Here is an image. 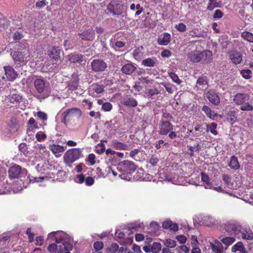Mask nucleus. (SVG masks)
I'll return each mask as SVG.
<instances>
[{"label": "nucleus", "mask_w": 253, "mask_h": 253, "mask_svg": "<svg viewBox=\"0 0 253 253\" xmlns=\"http://www.w3.org/2000/svg\"><path fill=\"white\" fill-rule=\"evenodd\" d=\"M201 51L195 50L187 54L188 59L192 63H199L201 61Z\"/></svg>", "instance_id": "obj_18"}, {"label": "nucleus", "mask_w": 253, "mask_h": 253, "mask_svg": "<svg viewBox=\"0 0 253 253\" xmlns=\"http://www.w3.org/2000/svg\"><path fill=\"white\" fill-rule=\"evenodd\" d=\"M121 103L128 107H135L137 105V101L130 95H125L122 97Z\"/></svg>", "instance_id": "obj_15"}, {"label": "nucleus", "mask_w": 253, "mask_h": 253, "mask_svg": "<svg viewBox=\"0 0 253 253\" xmlns=\"http://www.w3.org/2000/svg\"><path fill=\"white\" fill-rule=\"evenodd\" d=\"M104 247V244L102 242H95L93 244V248L96 251L101 250Z\"/></svg>", "instance_id": "obj_52"}, {"label": "nucleus", "mask_w": 253, "mask_h": 253, "mask_svg": "<svg viewBox=\"0 0 253 253\" xmlns=\"http://www.w3.org/2000/svg\"><path fill=\"white\" fill-rule=\"evenodd\" d=\"M223 16V13L221 10L217 9L215 11L213 15V18L215 19H220Z\"/></svg>", "instance_id": "obj_54"}, {"label": "nucleus", "mask_w": 253, "mask_h": 253, "mask_svg": "<svg viewBox=\"0 0 253 253\" xmlns=\"http://www.w3.org/2000/svg\"><path fill=\"white\" fill-rule=\"evenodd\" d=\"M158 162L159 159L153 156L149 160V163L153 167L157 166Z\"/></svg>", "instance_id": "obj_57"}, {"label": "nucleus", "mask_w": 253, "mask_h": 253, "mask_svg": "<svg viewBox=\"0 0 253 253\" xmlns=\"http://www.w3.org/2000/svg\"><path fill=\"white\" fill-rule=\"evenodd\" d=\"M3 69L7 81H13L17 78V73L10 66H5L3 67Z\"/></svg>", "instance_id": "obj_14"}, {"label": "nucleus", "mask_w": 253, "mask_h": 253, "mask_svg": "<svg viewBox=\"0 0 253 253\" xmlns=\"http://www.w3.org/2000/svg\"><path fill=\"white\" fill-rule=\"evenodd\" d=\"M228 166L232 169L236 170L239 169L240 165L238 162L237 158L235 156H232L230 159V162L228 163Z\"/></svg>", "instance_id": "obj_32"}, {"label": "nucleus", "mask_w": 253, "mask_h": 253, "mask_svg": "<svg viewBox=\"0 0 253 253\" xmlns=\"http://www.w3.org/2000/svg\"><path fill=\"white\" fill-rule=\"evenodd\" d=\"M169 76L172 79V81L179 84L181 83V80L179 79L178 76L174 72H169Z\"/></svg>", "instance_id": "obj_44"}, {"label": "nucleus", "mask_w": 253, "mask_h": 253, "mask_svg": "<svg viewBox=\"0 0 253 253\" xmlns=\"http://www.w3.org/2000/svg\"><path fill=\"white\" fill-rule=\"evenodd\" d=\"M211 247L212 251L215 253H223L224 251L222 244L218 241H215L214 243H211Z\"/></svg>", "instance_id": "obj_25"}, {"label": "nucleus", "mask_w": 253, "mask_h": 253, "mask_svg": "<svg viewBox=\"0 0 253 253\" xmlns=\"http://www.w3.org/2000/svg\"><path fill=\"white\" fill-rule=\"evenodd\" d=\"M175 28L179 32H183L186 30V25L183 23H180L175 26Z\"/></svg>", "instance_id": "obj_56"}, {"label": "nucleus", "mask_w": 253, "mask_h": 253, "mask_svg": "<svg viewBox=\"0 0 253 253\" xmlns=\"http://www.w3.org/2000/svg\"><path fill=\"white\" fill-rule=\"evenodd\" d=\"M232 252L236 253L237 251L240 252L241 253H247L244 246L242 242H237L232 248Z\"/></svg>", "instance_id": "obj_33"}, {"label": "nucleus", "mask_w": 253, "mask_h": 253, "mask_svg": "<svg viewBox=\"0 0 253 253\" xmlns=\"http://www.w3.org/2000/svg\"><path fill=\"white\" fill-rule=\"evenodd\" d=\"M113 106L110 102H105L102 104V109L105 112L110 111L112 109Z\"/></svg>", "instance_id": "obj_50"}, {"label": "nucleus", "mask_w": 253, "mask_h": 253, "mask_svg": "<svg viewBox=\"0 0 253 253\" xmlns=\"http://www.w3.org/2000/svg\"><path fill=\"white\" fill-rule=\"evenodd\" d=\"M10 54L15 63L19 64L24 63L30 57V53L28 47L23 44L19 43Z\"/></svg>", "instance_id": "obj_1"}, {"label": "nucleus", "mask_w": 253, "mask_h": 253, "mask_svg": "<svg viewBox=\"0 0 253 253\" xmlns=\"http://www.w3.org/2000/svg\"><path fill=\"white\" fill-rule=\"evenodd\" d=\"M158 60L156 57H149L145 59L142 61V65L145 67H152L156 65Z\"/></svg>", "instance_id": "obj_27"}, {"label": "nucleus", "mask_w": 253, "mask_h": 253, "mask_svg": "<svg viewBox=\"0 0 253 253\" xmlns=\"http://www.w3.org/2000/svg\"><path fill=\"white\" fill-rule=\"evenodd\" d=\"M34 86L37 92L42 93L43 92L45 88V82L42 79H37L34 81Z\"/></svg>", "instance_id": "obj_24"}, {"label": "nucleus", "mask_w": 253, "mask_h": 253, "mask_svg": "<svg viewBox=\"0 0 253 253\" xmlns=\"http://www.w3.org/2000/svg\"><path fill=\"white\" fill-rule=\"evenodd\" d=\"M160 93L158 89L155 87L154 88H148L144 92V95L148 98H153L154 95H158Z\"/></svg>", "instance_id": "obj_31"}, {"label": "nucleus", "mask_w": 253, "mask_h": 253, "mask_svg": "<svg viewBox=\"0 0 253 253\" xmlns=\"http://www.w3.org/2000/svg\"><path fill=\"white\" fill-rule=\"evenodd\" d=\"M46 138V135L42 131H39L36 134V138L38 141L41 142Z\"/></svg>", "instance_id": "obj_46"}, {"label": "nucleus", "mask_w": 253, "mask_h": 253, "mask_svg": "<svg viewBox=\"0 0 253 253\" xmlns=\"http://www.w3.org/2000/svg\"><path fill=\"white\" fill-rule=\"evenodd\" d=\"M207 131H210L212 134L214 135L217 134V131L216 130L217 125L215 123H212L210 125H207Z\"/></svg>", "instance_id": "obj_41"}, {"label": "nucleus", "mask_w": 253, "mask_h": 253, "mask_svg": "<svg viewBox=\"0 0 253 253\" xmlns=\"http://www.w3.org/2000/svg\"><path fill=\"white\" fill-rule=\"evenodd\" d=\"M165 246L168 248H173L176 246V242L174 240L168 239L165 242Z\"/></svg>", "instance_id": "obj_48"}, {"label": "nucleus", "mask_w": 253, "mask_h": 253, "mask_svg": "<svg viewBox=\"0 0 253 253\" xmlns=\"http://www.w3.org/2000/svg\"><path fill=\"white\" fill-rule=\"evenodd\" d=\"M119 250V245L117 243H112L107 248V251L111 253H115Z\"/></svg>", "instance_id": "obj_45"}, {"label": "nucleus", "mask_w": 253, "mask_h": 253, "mask_svg": "<svg viewBox=\"0 0 253 253\" xmlns=\"http://www.w3.org/2000/svg\"><path fill=\"white\" fill-rule=\"evenodd\" d=\"M91 70L95 72H103L107 67V64L102 59H96L91 63Z\"/></svg>", "instance_id": "obj_9"}, {"label": "nucleus", "mask_w": 253, "mask_h": 253, "mask_svg": "<svg viewBox=\"0 0 253 253\" xmlns=\"http://www.w3.org/2000/svg\"><path fill=\"white\" fill-rule=\"evenodd\" d=\"M80 152L78 149L73 148L67 150L64 155V161L66 164H72L80 158Z\"/></svg>", "instance_id": "obj_6"}, {"label": "nucleus", "mask_w": 253, "mask_h": 253, "mask_svg": "<svg viewBox=\"0 0 253 253\" xmlns=\"http://www.w3.org/2000/svg\"><path fill=\"white\" fill-rule=\"evenodd\" d=\"M81 110L77 107L68 109L62 113V123L66 126L71 123L74 118H80L82 116Z\"/></svg>", "instance_id": "obj_2"}, {"label": "nucleus", "mask_w": 253, "mask_h": 253, "mask_svg": "<svg viewBox=\"0 0 253 253\" xmlns=\"http://www.w3.org/2000/svg\"><path fill=\"white\" fill-rule=\"evenodd\" d=\"M79 36L84 41H92L94 40L95 34L92 28H90L82 33L78 34Z\"/></svg>", "instance_id": "obj_13"}, {"label": "nucleus", "mask_w": 253, "mask_h": 253, "mask_svg": "<svg viewBox=\"0 0 253 253\" xmlns=\"http://www.w3.org/2000/svg\"><path fill=\"white\" fill-rule=\"evenodd\" d=\"M187 148L188 150L189 151V155H190V157L194 156V152L199 151L200 149L199 143L195 144L194 146H188Z\"/></svg>", "instance_id": "obj_40"}, {"label": "nucleus", "mask_w": 253, "mask_h": 253, "mask_svg": "<svg viewBox=\"0 0 253 253\" xmlns=\"http://www.w3.org/2000/svg\"><path fill=\"white\" fill-rule=\"evenodd\" d=\"M95 156L94 154H90L88 156L87 161L89 162L91 165H93L95 164Z\"/></svg>", "instance_id": "obj_59"}, {"label": "nucleus", "mask_w": 253, "mask_h": 253, "mask_svg": "<svg viewBox=\"0 0 253 253\" xmlns=\"http://www.w3.org/2000/svg\"><path fill=\"white\" fill-rule=\"evenodd\" d=\"M94 182V179L92 177L88 176L85 179V183L87 186H91Z\"/></svg>", "instance_id": "obj_62"}, {"label": "nucleus", "mask_w": 253, "mask_h": 253, "mask_svg": "<svg viewBox=\"0 0 253 253\" xmlns=\"http://www.w3.org/2000/svg\"><path fill=\"white\" fill-rule=\"evenodd\" d=\"M176 239L178 242L180 244H184L187 241L186 237L184 235H177L176 237Z\"/></svg>", "instance_id": "obj_60"}, {"label": "nucleus", "mask_w": 253, "mask_h": 253, "mask_svg": "<svg viewBox=\"0 0 253 253\" xmlns=\"http://www.w3.org/2000/svg\"><path fill=\"white\" fill-rule=\"evenodd\" d=\"M118 169L124 174H127L134 171L136 167L133 163L129 161H124L118 165Z\"/></svg>", "instance_id": "obj_7"}, {"label": "nucleus", "mask_w": 253, "mask_h": 253, "mask_svg": "<svg viewBox=\"0 0 253 253\" xmlns=\"http://www.w3.org/2000/svg\"><path fill=\"white\" fill-rule=\"evenodd\" d=\"M49 149L55 155L56 157H58L65 150L66 147H63L58 144H51L49 146Z\"/></svg>", "instance_id": "obj_20"}, {"label": "nucleus", "mask_w": 253, "mask_h": 253, "mask_svg": "<svg viewBox=\"0 0 253 253\" xmlns=\"http://www.w3.org/2000/svg\"><path fill=\"white\" fill-rule=\"evenodd\" d=\"M240 73L244 78L246 79H249L251 78V74L252 73V71L249 69L242 70L241 71Z\"/></svg>", "instance_id": "obj_49"}, {"label": "nucleus", "mask_w": 253, "mask_h": 253, "mask_svg": "<svg viewBox=\"0 0 253 253\" xmlns=\"http://www.w3.org/2000/svg\"><path fill=\"white\" fill-rule=\"evenodd\" d=\"M73 246L70 243L64 242L60 245L51 244L47 247V251L50 253H70Z\"/></svg>", "instance_id": "obj_3"}, {"label": "nucleus", "mask_w": 253, "mask_h": 253, "mask_svg": "<svg viewBox=\"0 0 253 253\" xmlns=\"http://www.w3.org/2000/svg\"><path fill=\"white\" fill-rule=\"evenodd\" d=\"M201 62L207 64L210 63L212 60V53L210 50H205L201 51Z\"/></svg>", "instance_id": "obj_19"}, {"label": "nucleus", "mask_w": 253, "mask_h": 253, "mask_svg": "<svg viewBox=\"0 0 253 253\" xmlns=\"http://www.w3.org/2000/svg\"><path fill=\"white\" fill-rule=\"evenodd\" d=\"M208 78L205 75L199 77L196 81L197 86H202V87L206 86V88H207L208 86Z\"/></svg>", "instance_id": "obj_28"}, {"label": "nucleus", "mask_w": 253, "mask_h": 253, "mask_svg": "<svg viewBox=\"0 0 253 253\" xmlns=\"http://www.w3.org/2000/svg\"><path fill=\"white\" fill-rule=\"evenodd\" d=\"M202 110L206 114L207 116L211 119L213 120L214 117L217 116V114H216L212 115L211 108L207 105H204L203 106Z\"/></svg>", "instance_id": "obj_37"}, {"label": "nucleus", "mask_w": 253, "mask_h": 253, "mask_svg": "<svg viewBox=\"0 0 253 253\" xmlns=\"http://www.w3.org/2000/svg\"><path fill=\"white\" fill-rule=\"evenodd\" d=\"M201 179L202 181L204 182L207 186L210 189L212 188V183L210 182V177L209 176L204 172L201 173Z\"/></svg>", "instance_id": "obj_39"}, {"label": "nucleus", "mask_w": 253, "mask_h": 253, "mask_svg": "<svg viewBox=\"0 0 253 253\" xmlns=\"http://www.w3.org/2000/svg\"><path fill=\"white\" fill-rule=\"evenodd\" d=\"M241 228L240 224L235 221L227 222L224 225L225 231L231 235H238L240 234Z\"/></svg>", "instance_id": "obj_4"}, {"label": "nucleus", "mask_w": 253, "mask_h": 253, "mask_svg": "<svg viewBox=\"0 0 253 253\" xmlns=\"http://www.w3.org/2000/svg\"><path fill=\"white\" fill-rule=\"evenodd\" d=\"M222 179L224 183L227 185L228 187L230 186V182L231 181V177L227 174H223L222 176Z\"/></svg>", "instance_id": "obj_58"}, {"label": "nucleus", "mask_w": 253, "mask_h": 253, "mask_svg": "<svg viewBox=\"0 0 253 253\" xmlns=\"http://www.w3.org/2000/svg\"><path fill=\"white\" fill-rule=\"evenodd\" d=\"M143 49L142 46L138 47L135 49L133 52V55L135 58H137L140 56L141 51Z\"/></svg>", "instance_id": "obj_53"}, {"label": "nucleus", "mask_w": 253, "mask_h": 253, "mask_svg": "<svg viewBox=\"0 0 253 253\" xmlns=\"http://www.w3.org/2000/svg\"><path fill=\"white\" fill-rule=\"evenodd\" d=\"M207 99L212 104L218 105L220 103V98L218 94L213 90H210L206 94Z\"/></svg>", "instance_id": "obj_17"}, {"label": "nucleus", "mask_w": 253, "mask_h": 253, "mask_svg": "<svg viewBox=\"0 0 253 253\" xmlns=\"http://www.w3.org/2000/svg\"><path fill=\"white\" fill-rule=\"evenodd\" d=\"M51 234H53L54 237V240L56 243L55 244L60 245L64 241H63V233L62 232H52Z\"/></svg>", "instance_id": "obj_34"}, {"label": "nucleus", "mask_w": 253, "mask_h": 253, "mask_svg": "<svg viewBox=\"0 0 253 253\" xmlns=\"http://www.w3.org/2000/svg\"><path fill=\"white\" fill-rule=\"evenodd\" d=\"M162 227L165 229H169L170 231L176 232L178 230V225L173 223L170 220H167L163 222Z\"/></svg>", "instance_id": "obj_22"}, {"label": "nucleus", "mask_w": 253, "mask_h": 253, "mask_svg": "<svg viewBox=\"0 0 253 253\" xmlns=\"http://www.w3.org/2000/svg\"><path fill=\"white\" fill-rule=\"evenodd\" d=\"M136 69V67L132 63H128L124 65L121 71L126 74H131Z\"/></svg>", "instance_id": "obj_26"}, {"label": "nucleus", "mask_w": 253, "mask_h": 253, "mask_svg": "<svg viewBox=\"0 0 253 253\" xmlns=\"http://www.w3.org/2000/svg\"><path fill=\"white\" fill-rule=\"evenodd\" d=\"M228 55L232 62L235 65L240 64L243 60L242 54L236 50L229 51Z\"/></svg>", "instance_id": "obj_10"}, {"label": "nucleus", "mask_w": 253, "mask_h": 253, "mask_svg": "<svg viewBox=\"0 0 253 253\" xmlns=\"http://www.w3.org/2000/svg\"><path fill=\"white\" fill-rule=\"evenodd\" d=\"M246 97L244 93H237L234 96L233 101L236 104L241 105L244 102Z\"/></svg>", "instance_id": "obj_35"}, {"label": "nucleus", "mask_w": 253, "mask_h": 253, "mask_svg": "<svg viewBox=\"0 0 253 253\" xmlns=\"http://www.w3.org/2000/svg\"><path fill=\"white\" fill-rule=\"evenodd\" d=\"M241 37L245 40L250 42H253V34L249 32H243L241 34Z\"/></svg>", "instance_id": "obj_38"}, {"label": "nucleus", "mask_w": 253, "mask_h": 253, "mask_svg": "<svg viewBox=\"0 0 253 253\" xmlns=\"http://www.w3.org/2000/svg\"><path fill=\"white\" fill-rule=\"evenodd\" d=\"M173 128V125L169 121L161 120L159 124L158 133L162 135H167Z\"/></svg>", "instance_id": "obj_8"}, {"label": "nucleus", "mask_w": 253, "mask_h": 253, "mask_svg": "<svg viewBox=\"0 0 253 253\" xmlns=\"http://www.w3.org/2000/svg\"><path fill=\"white\" fill-rule=\"evenodd\" d=\"M113 146L118 150H126L128 149V146L127 144L117 141L113 142Z\"/></svg>", "instance_id": "obj_36"}, {"label": "nucleus", "mask_w": 253, "mask_h": 253, "mask_svg": "<svg viewBox=\"0 0 253 253\" xmlns=\"http://www.w3.org/2000/svg\"><path fill=\"white\" fill-rule=\"evenodd\" d=\"M221 1L219 0H209L207 9L209 11H211L214 8L221 7Z\"/></svg>", "instance_id": "obj_30"}, {"label": "nucleus", "mask_w": 253, "mask_h": 253, "mask_svg": "<svg viewBox=\"0 0 253 253\" xmlns=\"http://www.w3.org/2000/svg\"><path fill=\"white\" fill-rule=\"evenodd\" d=\"M93 91V93L100 94L104 91V86L103 84H93L90 87V91Z\"/></svg>", "instance_id": "obj_29"}, {"label": "nucleus", "mask_w": 253, "mask_h": 253, "mask_svg": "<svg viewBox=\"0 0 253 253\" xmlns=\"http://www.w3.org/2000/svg\"><path fill=\"white\" fill-rule=\"evenodd\" d=\"M21 172V167L17 164L13 165L8 169V175L11 179L18 178Z\"/></svg>", "instance_id": "obj_12"}, {"label": "nucleus", "mask_w": 253, "mask_h": 253, "mask_svg": "<svg viewBox=\"0 0 253 253\" xmlns=\"http://www.w3.org/2000/svg\"><path fill=\"white\" fill-rule=\"evenodd\" d=\"M60 52L61 50L58 47H53L52 48L50 53V57L52 58L53 62L56 63L58 62H60Z\"/></svg>", "instance_id": "obj_23"}, {"label": "nucleus", "mask_w": 253, "mask_h": 253, "mask_svg": "<svg viewBox=\"0 0 253 253\" xmlns=\"http://www.w3.org/2000/svg\"><path fill=\"white\" fill-rule=\"evenodd\" d=\"M221 241L227 247H228L235 241V239L234 237H226L222 238Z\"/></svg>", "instance_id": "obj_42"}, {"label": "nucleus", "mask_w": 253, "mask_h": 253, "mask_svg": "<svg viewBox=\"0 0 253 253\" xmlns=\"http://www.w3.org/2000/svg\"><path fill=\"white\" fill-rule=\"evenodd\" d=\"M26 234L28 235L29 242H33L34 241L35 234L31 232V228H28L27 229L26 231Z\"/></svg>", "instance_id": "obj_55"}, {"label": "nucleus", "mask_w": 253, "mask_h": 253, "mask_svg": "<svg viewBox=\"0 0 253 253\" xmlns=\"http://www.w3.org/2000/svg\"><path fill=\"white\" fill-rule=\"evenodd\" d=\"M122 0H111L107 6V10L113 15H121L123 10V5L121 4Z\"/></svg>", "instance_id": "obj_5"}, {"label": "nucleus", "mask_w": 253, "mask_h": 253, "mask_svg": "<svg viewBox=\"0 0 253 253\" xmlns=\"http://www.w3.org/2000/svg\"><path fill=\"white\" fill-rule=\"evenodd\" d=\"M170 40V35L168 33H164L158 37L157 42L159 45H167L169 43Z\"/></svg>", "instance_id": "obj_21"}, {"label": "nucleus", "mask_w": 253, "mask_h": 253, "mask_svg": "<svg viewBox=\"0 0 253 253\" xmlns=\"http://www.w3.org/2000/svg\"><path fill=\"white\" fill-rule=\"evenodd\" d=\"M171 55V52L168 49L164 50L161 52V56L163 57H170Z\"/></svg>", "instance_id": "obj_64"}, {"label": "nucleus", "mask_w": 253, "mask_h": 253, "mask_svg": "<svg viewBox=\"0 0 253 253\" xmlns=\"http://www.w3.org/2000/svg\"><path fill=\"white\" fill-rule=\"evenodd\" d=\"M66 58L71 63L81 64L84 60V55L77 52L71 53L68 54Z\"/></svg>", "instance_id": "obj_11"}, {"label": "nucleus", "mask_w": 253, "mask_h": 253, "mask_svg": "<svg viewBox=\"0 0 253 253\" xmlns=\"http://www.w3.org/2000/svg\"><path fill=\"white\" fill-rule=\"evenodd\" d=\"M19 149L25 155H27L28 153V148L26 143H22L20 144L19 146Z\"/></svg>", "instance_id": "obj_51"}, {"label": "nucleus", "mask_w": 253, "mask_h": 253, "mask_svg": "<svg viewBox=\"0 0 253 253\" xmlns=\"http://www.w3.org/2000/svg\"><path fill=\"white\" fill-rule=\"evenodd\" d=\"M240 233L243 240L247 241L253 240V232L249 226L242 227Z\"/></svg>", "instance_id": "obj_16"}, {"label": "nucleus", "mask_w": 253, "mask_h": 253, "mask_svg": "<svg viewBox=\"0 0 253 253\" xmlns=\"http://www.w3.org/2000/svg\"><path fill=\"white\" fill-rule=\"evenodd\" d=\"M37 116L39 118L44 121H45L47 119L46 114L42 111H38L37 112Z\"/></svg>", "instance_id": "obj_63"}, {"label": "nucleus", "mask_w": 253, "mask_h": 253, "mask_svg": "<svg viewBox=\"0 0 253 253\" xmlns=\"http://www.w3.org/2000/svg\"><path fill=\"white\" fill-rule=\"evenodd\" d=\"M240 107V109L242 111H252L253 110V107L252 105H250L248 102L243 103Z\"/></svg>", "instance_id": "obj_47"}, {"label": "nucleus", "mask_w": 253, "mask_h": 253, "mask_svg": "<svg viewBox=\"0 0 253 253\" xmlns=\"http://www.w3.org/2000/svg\"><path fill=\"white\" fill-rule=\"evenodd\" d=\"M43 241H44V238L42 236H38V237H36V238L35 239V241H36L35 244L37 246H41L43 244Z\"/></svg>", "instance_id": "obj_61"}, {"label": "nucleus", "mask_w": 253, "mask_h": 253, "mask_svg": "<svg viewBox=\"0 0 253 253\" xmlns=\"http://www.w3.org/2000/svg\"><path fill=\"white\" fill-rule=\"evenodd\" d=\"M161 244L157 242L153 243L151 247L153 253H158L161 251Z\"/></svg>", "instance_id": "obj_43"}]
</instances>
